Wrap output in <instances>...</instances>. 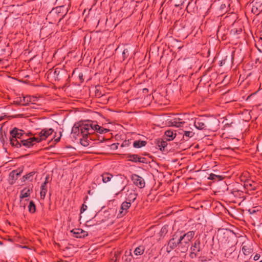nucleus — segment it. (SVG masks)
Returning <instances> with one entry per match:
<instances>
[{
    "label": "nucleus",
    "mask_w": 262,
    "mask_h": 262,
    "mask_svg": "<svg viewBox=\"0 0 262 262\" xmlns=\"http://www.w3.org/2000/svg\"><path fill=\"white\" fill-rule=\"evenodd\" d=\"M80 129L83 137L93 136L92 134L94 133L93 123L89 122L80 123Z\"/></svg>",
    "instance_id": "nucleus-1"
},
{
    "label": "nucleus",
    "mask_w": 262,
    "mask_h": 262,
    "mask_svg": "<svg viewBox=\"0 0 262 262\" xmlns=\"http://www.w3.org/2000/svg\"><path fill=\"white\" fill-rule=\"evenodd\" d=\"M132 180L134 183L140 188H143L145 186V182L144 179L138 175H133L132 176Z\"/></svg>",
    "instance_id": "nucleus-2"
},
{
    "label": "nucleus",
    "mask_w": 262,
    "mask_h": 262,
    "mask_svg": "<svg viewBox=\"0 0 262 262\" xmlns=\"http://www.w3.org/2000/svg\"><path fill=\"white\" fill-rule=\"evenodd\" d=\"M53 129L52 128L50 129H42L39 134L38 135L40 137L41 140H43L46 139L49 136L51 135L53 133Z\"/></svg>",
    "instance_id": "nucleus-3"
},
{
    "label": "nucleus",
    "mask_w": 262,
    "mask_h": 262,
    "mask_svg": "<svg viewBox=\"0 0 262 262\" xmlns=\"http://www.w3.org/2000/svg\"><path fill=\"white\" fill-rule=\"evenodd\" d=\"M93 140H94V138L93 136H86V137H83L81 139L80 143L82 146L86 147L89 145L92 144L91 141Z\"/></svg>",
    "instance_id": "nucleus-4"
},
{
    "label": "nucleus",
    "mask_w": 262,
    "mask_h": 262,
    "mask_svg": "<svg viewBox=\"0 0 262 262\" xmlns=\"http://www.w3.org/2000/svg\"><path fill=\"white\" fill-rule=\"evenodd\" d=\"M71 232H73V234L75 235V237L77 238L84 237L88 235L86 231L80 229H76Z\"/></svg>",
    "instance_id": "nucleus-5"
},
{
    "label": "nucleus",
    "mask_w": 262,
    "mask_h": 262,
    "mask_svg": "<svg viewBox=\"0 0 262 262\" xmlns=\"http://www.w3.org/2000/svg\"><path fill=\"white\" fill-rule=\"evenodd\" d=\"M178 237V236L177 234L173 235L172 238H171L168 242L167 249L169 248L170 250H171L177 246L176 240Z\"/></svg>",
    "instance_id": "nucleus-6"
},
{
    "label": "nucleus",
    "mask_w": 262,
    "mask_h": 262,
    "mask_svg": "<svg viewBox=\"0 0 262 262\" xmlns=\"http://www.w3.org/2000/svg\"><path fill=\"white\" fill-rule=\"evenodd\" d=\"M23 134L24 133L23 130H19L16 128H14L10 132L11 136L14 138H17V139H20L21 137L23 135Z\"/></svg>",
    "instance_id": "nucleus-7"
},
{
    "label": "nucleus",
    "mask_w": 262,
    "mask_h": 262,
    "mask_svg": "<svg viewBox=\"0 0 262 262\" xmlns=\"http://www.w3.org/2000/svg\"><path fill=\"white\" fill-rule=\"evenodd\" d=\"M22 171L23 170L21 169L13 170L10 173L9 176L12 180V183H13V182L17 179L18 177Z\"/></svg>",
    "instance_id": "nucleus-8"
},
{
    "label": "nucleus",
    "mask_w": 262,
    "mask_h": 262,
    "mask_svg": "<svg viewBox=\"0 0 262 262\" xmlns=\"http://www.w3.org/2000/svg\"><path fill=\"white\" fill-rule=\"evenodd\" d=\"M132 257L133 255L131 252V250H130L129 251H125L124 255L122 257V259L124 262H130Z\"/></svg>",
    "instance_id": "nucleus-9"
},
{
    "label": "nucleus",
    "mask_w": 262,
    "mask_h": 262,
    "mask_svg": "<svg viewBox=\"0 0 262 262\" xmlns=\"http://www.w3.org/2000/svg\"><path fill=\"white\" fill-rule=\"evenodd\" d=\"M194 235V233L193 231H189L187 233L185 234V241H184V244L185 245H187L189 242L193 238Z\"/></svg>",
    "instance_id": "nucleus-10"
},
{
    "label": "nucleus",
    "mask_w": 262,
    "mask_h": 262,
    "mask_svg": "<svg viewBox=\"0 0 262 262\" xmlns=\"http://www.w3.org/2000/svg\"><path fill=\"white\" fill-rule=\"evenodd\" d=\"M93 132L95 130H96L97 132L99 133L100 134H103L104 133H106L108 131V129L103 128L99 125L97 124H93Z\"/></svg>",
    "instance_id": "nucleus-11"
},
{
    "label": "nucleus",
    "mask_w": 262,
    "mask_h": 262,
    "mask_svg": "<svg viewBox=\"0 0 262 262\" xmlns=\"http://www.w3.org/2000/svg\"><path fill=\"white\" fill-rule=\"evenodd\" d=\"M194 125L196 128L199 129H203L206 127L204 122L201 119H199L197 121H195L194 122Z\"/></svg>",
    "instance_id": "nucleus-12"
},
{
    "label": "nucleus",
    "mask_w": 262,
    "mask_h": 262,
    "mask_svg": "<svg viewBox=\"0 0 262 262\" xmlns=\"http://www.w3.org/2000/svg\"><path fill=\"white\" fill-rule=\"evenodd\" d=\"M145 248L144 246H140L137 247L134 250V254L136 256H139L142 255L144 251Z\"/></svg>",
    "instance_id": "nucleus-13"
},
{
    "label": "nucleus",
    "mask_w": 262,
    "mask_h": 262,
    "mask_svg": "<svg viewBox=\"0 0 262 262\" xmlns=\"http://www.w3.org/2000/svg\"><path fill=\"white\" fill-rule=\"evenodd\" d=\"M130 206V203L129 202H123L121 206L120 210L121 211H120V213L122 214L125 211L124 213L126 212V211L127 209Z\"/></svg>",
    "instance_id": "nucleus-14"
},
{
    "label": "nucleus",
    "mask_w": 262,
    "mask_h": 262,
    "mask_svg": "<svg viewBox=\"0 0 262 262\" xmlns=\"http://www.w3.org/2000/svg\"><path fill=\"white\" fill-rule=\"evenodd\" d=\"M181 119L180 118H175L174 119L171 121V125L177 127L181 126L184 122L180 121Z\"/></svg>",
    "instance_id": "nucleus-15"
},
{
    "label": "nucleus",
    "mask_w": 262,
    "mask_h": 262,
    "mask_svg": "<svg viewBox=\"0 0 262 262\" xmlns=\"http://www.w3.org/2000/svg\"><path fill=\"white\" fill-rule=\"evenodd\" d=\"M200 241H196L194 243V245L191 248V250L193 252V253H195L196 252L200 251Z\"/></svg>",
    "instance_id": "nucleus-16"
},
{
    "label": "nucleus",
    "mask_w": 262,
    "mask_h": 262,
    "mask_svg": "<svg viewBox=\"0 0 262 262\" xmlns=\"http://www.w3.org/2000/svg\"><path fill=\"white\" fill-rule=\"evenodd\" d=\"M10 143L13 146H16L17 147H19L21 146V144L17 140V138L13 137L12 136L10 139Z\"/></svg>",
    "instance_id": "nucleus-17"
},
{
    "label": "nucleus",
    "mask_w": 262,
    "mask_h": 262,
    "mask_svg": "<svg viewBox=\"0 0 262 262\" xmlns=\"http://www.w3.org/2000/svg\"><path fill=\"white\" fill-rule=\"evenodd\" d=\"M146 144V142L144 141H135L134 142L133 145L135 148H141Z\"/></svg>",
    "instance_id": "nucleus-18"
},
{
    "label": "nucleus",
    "mask_w": 262,
    "mask_h": 262,
    "mask_svg": "<svg viewBox=\"0 0 262 262\" xmlns=\"http://www.w3.org/2000/svg\"><path fill=\"white\" fill-rule=\"evenodd\" d=\"M30 102H32V100L30 97H23L22 98H20L19 103H21L23 105H26Z\"/></svg>",
    "instance_id": "nucleus-19"
},
{
    "label": "nucleus",
    "mask_w": 262,
    "mask_h": 262,
    "mask_svg": "<svg viewBox=\"0 0 262 262\" xmlns=\"http://www.w3.org/2000/svg\"><path fill=\"white\" fill-rule=\"evenodd\" d=\"M30 190L28 188H24L23 190L21 191V198H25L29 196L30 195Z\"/></svg>",
    "instance_id": "nucleus-20"
},
{
    "label": "nucleus",
    "mask_w": 262,
    "mask_h": 262,
    "mask_svg": "<svg viewBox=\"0 0 262 262\" xmlns=\"http://www.w3.org/2000/svg\"><path fill=\"white\" fill-rule=\"evenodd\" d=\"M165 134L166 137L169 138V139H167L169 141L173 139L176 137V134H173L172 131L169 130L166 131Z\"/></svg>",
    "instance_id": "nucleus-21"
},
{
    "label": "nucleus",
    "mask_w": 262,
    "mask_h": 262,
    "mask_svg": "<svg viewBox=\"0 0 262 262\" xmlns=\"http://www.w3.org/2000/svg\"><path fill=\"white\" fill-rule=\"evenodd\" d=\"M23 145L25 146L29 147L33 145V143L32 142V140L30 138L27 140H23L21 141Z\"/></svg>",
    "instance_id": "nucleus-22"
},
{
    "label": "nucleus",
    "mask_w": 262,
    "mask_h": 262,
    "mask_svg": "<svg viewBox=\"0 0 262 262\" xmlns=\"http://www.w3.org/2000/svg\"><path fill=\"white\" fill-rule=\"evenodd\" d=\"M102 180L104 183L109 182L112 178V176L109 173H104L102 176Z\"/></svg>",
    "instance_id": "nucleus-23"
},
{
    "label": "nucleus",
    "mask_w": 262,
    "mask_h": 262,
    "mask_svg": "<svg viewBox=\"0 0 262 262\" xmlns=\"http://www.w3.org/2000/svg\"><path fill=\"white\" fill-rule=\"evenodd\" d=\"M129 158H130L129 160L131 161L135 162H136L137 161L142 162L141 160V158L139 157L136 155H131V156H130Z\"/></svg>",
    "instance_id": "nucleus-24"
},
{
    "label": "nucleus",
    "mask_w": 262,
    "mask_h": 262,
    "mask_svg": "<svg viewBox=\"0 0 262 262\" xmlns=\"http://www.w3.org/2000/svg\"><path fill=\"white\" fill-rule=\"evenodd\" d=\"M47 191V187L45 186L41 185V190L40 191V198L42 199H44L46 192Z\"/></svg>",
    "instance_id": "nucleus-25"
},
{
    "label": "nucleus",
    "mask_w": 262,
    "mask_h": 262,
    "mask_svg": "<svg viewBox=\"0 0 262 262\" xmlns=\"http://www.w3.org/2000/svg\"><path fill=\"white\" fill-rule=\"evenodd\" d=\"M167 228H168V226L166 225L164 226L162 228V229L159 233L161 236H164L167 233V231H168Z\"/></svg>",
    "instance_id": "nucleus-26"
},
{
    "label": "nucleus",
    "mask_w": 262,
    "mask_h": 262,
    "mask_svg": "<svg viewBox=\"0 0 262 262\" xmlns=\"http://www.w3.org/2000/svg\"><path fill=\"white\" fill-rule=\"evenodd\" d=\"M80 129V123L78 124H75L72 128V133L73 134H76L79 132Z\"/></svg>",
    "instance_id": "nucleus-27"
},
{
    "label": "nucleus",
    "mask_w": 262,
    "mask_h": 262,
    "mask_svg": "<svg viewBox=\"0 0 262 262\" xmlns=\"http://www.w3.org/2000/svg\"><path fill=\"white\" fill-rule=\"evenodd\" d=\"M28 208H29V211L30 212L33 213V212H35V205L33 203L32 201H30V202Z\"/></svg>",
    "instance_id": "nucleus-28"
},
{
    "label": "nucleus",
    "mask_w": 262,
    "mask_h": 262,
    "mask_svg": "<svg viewBox=\"0 0 262 262\" xmlns=\"http://www.w3.org/2000/svg\"><path fill=\"white\" fill-rule=\"evenodd\" d=\"M242 251L244 254L248 255L250 253V249L249 248L246 246H244L242 248Z\"/></svg>",
    "instance_id": "nucleus-29"
},
{
    "label": "nucleus",
    "mask_w": 262,
    "mask_h": 262,
    "mask_svg": "<svg viewBox=\"0 0 262 262\" xmlns=\"http://www.w3.org/2000/svg\"><path fill=\"white\" fill-rule=\"evenodd\" d=\"M167 145V142L165 141H162L159 143V146L160 147V149L162 150V148H164Z\"/></svg>",
    "instance_id": "nucleus-30"
},
{
    "label": "nucleus",
    "mask_w": 262,
    "mask_h": 262,
    "mask_svg": "<svg viewBox=\"0 0 262 262\" xmlns=\"http://www.w3.org/2000/svg\"><path fill=\"white\" fill-rule=\"evenodd\" d=\"M216 178H219L220 180L222 179L221 176H218V175H216V174H213V173H211V174H210L208 179H210V180H214V179H215Z\"/></svg>",
    "instance_id": "nucleus-31"
},
{
    "label": "nucleus",
    "mask_w": 262,
    "mask_h": 262,
    "mask_svg": "<svg viewBox=\"0 0 262 262\" xmlns=\"http://www.w3.org/2000/svg\"><path fill=\"white\" fill-rule=\"evenodd\" d=\"M30 139L32 140V142H33V141H35L36 142H39L41 141H42L40 137H39V136L38 135V136H37L36 137L30 138Z\"/></svg>",
    "instance_id": "nucleus-32"
},
{
    "label": "nucleus",
    "mask_w": 262,
    "mask_h": 262,
    "mask_svg": "<svg viewBox=\"0 0 262 262\" xmlns=\"http://www.w3.org/2000/svg\"><path fill=\"white\" fill-rule=\"evenodd\" d=\"M184 133L185 137L188 138L192 137L194 135V134L192 132L185 131L184 132Z\"/></svg>",
    "instance_id": "nucleus-33"
},
{
    "label": "nucleus",
    "mask_w": 262,
    "mask_h": 262,
    "mask_svg": "<svg viewBox=\"0 0 262 262\" xmlns=\"http://www.w3.org/2000/svg\"><path fill=\"white\" fill-rule=\"evenodd\" d=\"M242 31V29H233L231 30V33L233 34H239L240 33V32Z\"/></svg>",
    "instance_id": "nucleus-34"
},
{
    "label": "nucleus",
    "mask_w": 262,
    "mask_h": 262,
    "mask_svg": "<svg viewBox=\"0 0 262 262\" xmlns=\"http://www.w3.org/2000/svg\"><path fill=\"white\" fill-rule=\"evenodd\" d=\"M137 194L135 193H130L128 195V198L129 200H133L134 201L136 199Z\"/></svg>",
    "instance_id": "nucleus-35"
},
{
    "label": "nucleus",
    "mask_w": 262,
    "mask_h": 262,
    "mask_svg": "<svg viewBox=\"0 0 262 262\" xmlns=\"http://www.w3.org/2000/svg\"><path fill=\"white\" fill-rule=\"evenodd\" d=\"M33 176V173L31 172L29 173L28 174H27L26 176H25L23 178V181H25L27 179H29L30 178Z\"/></svg>",
    "instance_id": "nucleus-36"
},
{
    "label": "nucleus",
    "mask_w": 262,
    "mask_h": 262,
    "mask_svg": "<svg viewBox=\"0 0 262 262\" xmlns=\"http://www.w3.org/2000/svg\"><path fill=\"white\" fill-rule=\"evenodd\" d=\"M87 209V206L85 205H83L81 208V213L84 212Z\"/></svg>",
    "instance_id": "nucleus-37"
},
{
    "label": "nucleus",
    "mask_w": 262,
    "mask_h": 262,
    "mask_svg": "<svg viewBox=\"0 0 262 262\" xmlns=\"http://www.w3.org/2000/svg\"><path fill=\"white\" fill-rule=\"evenodd\" d=\"M128 53L127 49H124L122 52V55L124 57H125L126 54Z\"/></svg>",
    "instance_id": "nucleus-38"
},
{
    "label": "nucleus",
    "mask_w": 262,
    "mask_h": 262,
    "mask_svg": "<svg viewBox=\"0 0 262 262\" xmlns=\"http://www.w3.org/2000/svg\"><path fill=\"white\" fill-rule=\"evenodd\" d=\"M259 257H260L259 255V254H256L254 256L253 259H254V260H257L259 258Z\"/></svg>",
    "instance_id": "nucleus-39"
},
{
    "label": "nucleus",
    "mask_w": 262,
    "mask_h": 262,
    "mask_svg": "<svg viewBox=\"0 0 262 262\" xmlns=\"http://www.w3.org/2000/svg\"><path fill=\"white\" fill-rule=\"evenodd\" d=\"M176 243L177 244V245H179V244H180V245H183V243H184V242H182V241H180V239H179V238H178V240L176 241Z\"/></svg>",
    "instance_id": "nucleus-40"
},
{
    "label": "nucleus",
    "mask_w": 262,
    "mask_h": 262,
    "mask_svg": "<svg viewBox=\"0 0 262 262\" xmlns=\"http://www.w3.org/2000/svg\"><path fill=\"white\" fill-rule=\"evenodd\" d=\"M48 183V177H46V180H45V182L43 183V184L42 185V186L45 185V186H47V184Z\"/></svg>",
    "instance_id": "nucleus-41"
},
{
    "label": "nucleus",
    "mask_w": 262,
    "mask_h": 262,
    "mask_svg": "<svg viewBox=\"0 0 262 262\" xmlns=\"http://www.w3.org/2000/svg\"><path fill=\"white\" fill-rule=\"evenodd\" d=\"M179 239H180V241H183L184 239V241H185V236H184V234L183 235H181L179 237V238H178Z\"/></svg>",
    "instance_id": "nucleus-42"
},
{
    "label": "nucleus",
    "mask_w": 262,
    "mask_h": 262,
    "mask_svg": "<svg viewBox=\"0 0 262 262\" xmlns=\"http://www.w3.org/2000/svg\"><path fill=\"white\" fill-rule=\"evenodd\" d=\"M20 102V99L19 100H18L17 101H15L14 102L15 103L17 104H21V103H19Z\"/></svg>",
    "instance_id": "nucleus-43"
},
{
    "label": "nucleus",
    "mask_w": 262,
    "mask_h": 262,
    "mask_svg": "<svg viewBox=\"0 0 262 262\" xmlns=\"http://www.w3.org/2000/svg\"><path fill=\"white\" fill-rule=\"evenodd\" d=\"M115 256H116V258L115 260H114L113 259H112V262H115L117 260V256L116 254H115Z\"/></svg>",
    "instance_id": "nucleus-44"
},
{
    "label": "nucleus",
    "mask_w": 262,
    "mask_h": 262,
    "mask_svg": "<svg viewBox=\"0 0 262 262\" xmlns=\"http://www.w3.org/2000/svg\"><path fill=\"white\" fill-rule=\"evenodd\" d=\"M60 140V137L58 138H57V139H55V141H56V142H58Z\"/></svg>",
    "instance_id": "nucleus-45"
},
{
    "label": "nucleus",
    "mask_w": 262,
    "mask_h": 262,
    "mask_svg": "<svg viewBox=\"0 0 262 262\" xmlns=\"http://www.w3.org/2000/svg\"><path fill=\"white\" fill-rule=\"evenodd\" d=\"M31 99L32 100V102H34L35 101V99L34 98H31Z\"/></svg>",
    "instance_id": "nucleus-46"
},
{
    "label": "nucleus",
    "mask_w": 262,
    "mask_h": 262,
    "mask_svg": "<svg viewBox=\"0 0 262 262\" xmlns=\"http://www.w3.org/2000/svg\"><path fill=\"white\" fill-rule=\"evenodd\" d=\"M2 119H3V117H0V121H1Z\"/></svg>",
    "instance_id": "nucleus-47"
},
{
    "label": "nucleus",
    "mask_w": 262,
    "mask_h": 262,
    "mask_svg": "<svg viewBox=\"0 0 262 262\" xmlns=\"http://www.w3.org/2000/svg\"><path fill=\"white\" fill-rule=\"evenodd\" d=\"M2 245V243L0 241V245Z\"/></svg>",
    "instance_id": "nucleus-48"
},
{
    "label": "nucleus",
    "mask_w": 262,
    "mask_h": 262,
    "mask_svg": "<svg viewBox=\"0 0 262 262\" xmlns=\"http://www.w3.org/2000/svg\"><path fill=\"white\" fill-rule=\"evenodd\" d=\"M23 248H26L27 247L26 246H24Z\"/></svg>",
    "instance_id": "nucleus-49"
},
{
    "label": "nucleus",
    "mask_w": 262,
    "mask_h": 262,
    "mask_svg": "<svg viewBox=\"0 0 262 262\" xmlns=\"http://www.w3.org/2000/svg\"><path fill=\"white\" fill-rule=\"evenodd\" d=\"M259 262H262V260L260 261Z\"/></svg>",
    "instance_id": "nucleus-50"
}]
</instances>
